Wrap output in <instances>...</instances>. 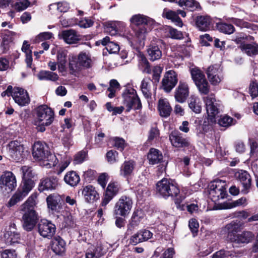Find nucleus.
I'll list each match as a JSON object with an SVG mask.
<instances>
[{"mask_svg":"<svg viewBox=\"0 0 258 258\" xmlns=\"http://www.w3.org/2000/svg\"><path fill=\"white\" fill-rule=\"evenodd\" d=\"M177 83L176 73L173 70L166 73L162 81V87L167 92H170Z\"/></svg>","mask_w":258,"mask_h":258,"instance_id":"nucleus-23","label":"nucleus"},{"mask_svg":"<svg viewBox=\"0 0 258 258\" xmlns=\"http://www.w3.org/2000/svg\"><path fill=\"white\" fill-rule=\"evenodd\" d=\"M47 208L52 212H58L62 208L63 200L58 194L53 193L48 195L46 199Z\"/></svg>","mask_w":258,"mask_h":258,"instance_id":"nucleus-21","label":"nucleus"},{"mask_svg":"<svg viewBox=\"0 0 258 258\" xmlns=\"http://www.w3.org/2000/svg\"><path fill=\"white\" fill-rule=\"evenodd\" d=\"M131 22L137 26H142L137 32L138 37L143 38L144 34L150 30V26L154 23L151 18L141 14L135 15L130 19Z\"/></svg>","mask_w":258,"mask_h":258,"instance_id":"nucleus-11","label":"nucleus"},{"mask_svg":"<svg viewBox=\"0 0 258 258\" xmlns=\"http://www.w3.org/2000/svg\"><path fill=\"white\" fill-rule=\"evenodd\" d=\"M16 33L12 31H5L3 38V42L2 45L4 49L8 48V45L12 42L14 39Z\"/></svg>","mask_w":258,"mask_h":258,"instance_id":"nucleus-52","label":"nucleus"},{"mask_svg":"<svg viewBox=\"0 0 258 258\" xmlns=\"http://www.w3.org/2000/svg\"><path fill=\"white\" fill-rule=\"evenodd\" d=\"M147 159L151 165H155L164 162L162 152L155 148H151L148 153Z\"/></svg>","mask_w":258,"mask_h":258,"instance_id":"nucleus-32","label":"nucleus"},{"mask_svg":"<svg viewBox=\"0 0 258 258\" xmlns=\"http://www.w3.org/2000/svg\"><path fill=\"white\" fill-rule=\"evenodd\" d=\"M92 60L91 54L86 51H82L77 58L74 55L69 57V67L73 72L79 71L82 67L89 68L91 67Z\"/></svg>","mask_w":258,"mask_h":258,"instance_id":"nucleus-5","label":"nucleus"},{"mask_svg":"<svg viewBox=\"0 0 258 258\" xmlns=\"http://www.w3.org/2000/svg\"><path fill=\"white\" fill-rule=\"evenodd\" d=\"M133 204L131 197L126 195L120 197L113 208V215L127 217L130 213Z\"/></svg>","mask_w":258,"mask_h":258,"instance_id":"nucleus-8","label":"nucleus"},{"mask_svg":"<svg viewBox=\"0 0 258 258\" xmlns=\"http://www.w3.org/2000/svg\"><path fill=\"white\" fill-rule=\"evenodd\" d=\"M151 80L150 78H144L142 81L141 86V91L145 97H150L152 93L150 90Z\"/></svg>","mask_w":258,"mask_h":258,"instance_id":"nucleus-50","label":"nucleus"},{"mask_svg":"<svg viewBox=\"0 0 258 258\" xmlns=\"http://www.w3.org/2000/svg\"><path fill=\"white\" fill-rule=\"evenodd\" d=\"M153 233L147 229H142L132 235L128 239L129 244L136 245L138 244L147 241L153 236Z\"/></svg>","mask_w":258,"mask_h":258,"instance_id":"nucleus-20","label":"nucleus"},{"mask_svg":"<svg viewBox=\"0 0 258 258\" xmlns=\"http://www.w3.org/2000/svg\"><path fill=\"white\" fill-rule=\"evenodd\" d=\"M21 236L17 231L15 223L11 224L8 231L4 234V240L7 245H13L20 242Z\"/></svg>","mask_w":258,"mask_h":258,"instance_id":"nucleus-22","label":"nucleus"},{"mask_svg":"<svg viewBox=\"0 0 258 258\" xmlns=\"http://www.w3.org/2000/svg\"><path fill=\"white\" fill-rule=\"evenodd\" d=\"M139 66L141 67V69L143 72L148 74L151 73V69L149 64V62L147 58L144 55H141L139 59Z\"/></svg>","mask_w":258,"mask_h":258,"instance_id":"nucleus-61","label":"nucleus"},{"mask_svg":"<svg viewBox=\"0 0 258 258\" xmlns=\"http://www.w3.org/2000/svg\"><path fill=\"white\" fill-rule=\"evenodd\" d=\"M162 15L164 17H165L168 19H170L172 21L174 22L176 25L179 27H181L182 26V21L177 15L176 12L165 9L163 11Z\"/></svg>","mask_w":258,"mask_h":258,"instance_id":"nucleus-41","label":"nucleus"},{"mask_svg":"<svg viewBox=\"0 0 258 258\" xmlns=\"http://www.w3.org/2000/svg\"><path fill=\"white\" fill-rule=\"evenodd\" d=\"M63 180L67 184L75 187L80 181V177L78 173L72 170L67 172L64 176Z\"/></svg>","mask_w":258,"mask_h":258,"instance_id":"nucleus-39","label":"nucleus"},{"mask_svg":"<svg viewBox=\"0 0 258 258\" xmlns=\"http://www.w3.org/2000/svg\"><path fill=\"white\" fill-rule=\"evenodd\" d=\"M246 203V199L245 197H241V198L232 202H225L223 203L219 204L217 206L216 209H230L236 207L243 205L245 204Z\"/></svg>","mask_w":258,"mask_h":258,"instance_id":"nucleus-36","label":"nucleus"},{"mask_svg":"<svg viewBox=\"0 0 258 258\" xmlns=\"http://www.w3.org/2000/svg\"><path fill=\"white\" fill-rule=\"evenodd\" d=\"M36 3V0H18L13 7L18 12L22 11L30 6Z\"/></svg>","mask_w":258,"mask_h":258,"instance_id":"nucleus-45","label":"nucleus"},{"mask_svg":"<svg viewBox=\"0 0 258 258\" xmlns=\"http://www.w3.org/2000/svg\"><path fill=\"white\" fill-rule=\"evenodd\" d=\"M169 140L172 146L175 148L183 149V150L191 151L195 148L189 138L184 137L178 131H172L169 135Z\"/></svg>","mask_w":258,"mask_h":258,"instance_id":"nucleus-9","label":"nucleus"},{"mask_svg":"<svg viewBox=\"0 0 258 258\" xmlns=\"http://www.w3.org/2000/svg\"><path fill=\"white\" fill-rule=\"evenodd\" d=\"M120 23V22H109L106 24L105 30L111 36H114L117 33L116 27Z\"/></svg>","mask_w":258,"mask_h":258,"instance_id":"nucleus-56","label":"nucleus"},{"mask_svg":"<svg viewBox=\"0 0 258 258\" xmlns=\"http://www.w3.org/2000/svg\"><path fill=\"white\" fill-rule=\"evenodd\" d=\"M51 248L56 254L62 255L66 251V242L60 236H57L53 241Z\"/></svg>","mask_w":258,"mask_h":258,"instance_id":"nucleus-38","label":"nucleus"},{"mask_svg":"<svg viewBox=\"0 0 258 258\" xmlns=\"http://www.w3.org/2000/svg\"><path fill=\"white\" fill-rule=\"evenodd\" d=\"M188 106L196 113H200L201 112L202 106L199 101L198 98H191Z\"/></svg>","mask_w":258,"mask_h":258,"instance_id":"nucleus-59","label":"nucleus"},{"mask_svg":"<svg viewBox=\"0 0 258 258\" xmlns=\"http://www.w3.org/2000/svg\"><path fill=\"white\" fill-rule=\"evenodd\" d=\"M28 97V93L24 89L15 87H13L11 85H9L6 91L2 93V97Z\"/></svg>","mask_w":258,"mask_h":258,"instance_id":"nucleus-29","label":"nucleus"},{"mask_svg":"<svg viewBox=\"0 0 258 258\" xmlns=\"http://www.w3.org/2000/svg\"><path fill=\"white\" fill-rule=\"evenodd\" d=\"M108 143L111 145V148H114L120 152H123L128 145L123 138L119 137L110 138L108 140Z\"/></svg>","mask_w":258,"mask_h":258,"instance_id":"nucleus-34","label":"nucleus"},{"mask_svg":"<svg viewBox=\"0 0 258 258\" xmlns=\"http://www.w3.org/2000/svg\"><path fill=\"white\" fill-rule=\"evenodd\" d=\"M105 253L101 243L90 245L85 251V258H100Z\"/></svg>","mask_w":258,"mask_h":258,"instance_id":"nucleus-28","label":"nucleus"},{"mask_svg":"<svg viewBox=\"0 0 258 258\" xmlns=\"http://www.w3.org/2000/svg\"><path fill=\"white\" fill-rule=\"evenodd\" d=\"M58 180L56 176L43 177L39 181L37 189L40 192L55 190L59 186Z\"/></svg>","mask_w":258,"mask_h":258,"instance_id":"nucleus-16","label":"nucleus"},{"mask_svg":"<svg viewBox=\"0 0 258 258\" xmlns=\"http://www.w3.org/2000/svg\"><path fill=\"white\" fill-rule=\"evenodd\" d=\"M226 182L221 180H215L209 184V195L211 200L216 202L226 198L228 194Z\"/></svg>","mask_w":258,"mask_h":258,"instance_id":"nucleus-6","label":"nucleus"},{"mask_svg":"<svg viewBox=\"0 0 258 258\" xmlns=\"http://www.w3.org/2000/svg\"><path fill=\"white\" fill-rule=\"evenodd\" d=\"M27 196V195L24 194L23 191L19 188L10 199L8 203V207H11L14 206L18 202L22 201Z\"/></svg>","mask_w":258,"mask_h":258,"instance_id":"nucleus-44","label":"nucleus"},{"mask_svg":"<svg viewBox=\"0 0 258 258\" xmlns=\"http://www.w3.org/2000/svg\"><path fill=\"white\" fill-rule=\"evenodd\" d=\"M105 107L108 111L112 112V115L120 114L125 109V107L122 106L119 107H114L112 105L111 102H107L105 104Z\"/></svg>","mask_w":258,"mask_h":258,"instance_id":"nucleus-57","label":"nucleus"},{"mask_svg":"<svg viewBox=\"0 0 258 258\" xmlns=\"http://www.w3.org/2000/svg\"><path fill=\"white\" fill-rule=\"evenodd\" d=\"M82 194L85 202L90 204H93L100 198L96 188L91 184L83 186Z\"/></svg>","mask_w":258,"mask_h":258,"instance_id":"nucleus-24","label":"nucleus"},{"mask_svg":"<svg viewBox=\"0 0 258 258\" xmlns=\"http://www.w3.org/2000/svg\"><path fill=\"white\" fill-rule=\"evenodd\" d=\"M122 95L123 97H138L136 90L131 86H125Z\"/></svg>","mask_w":258,"mask_h":258,"instance_id":"nucleus-63","label":"nucleus"},{"mask_svg":"<svg viewBox=\"0 0 258 258\" xmlns=\"http://www.w3.org/2000/svg\"><path fill=\"white\" fill-rule=\"evenodd\" d=\"M236 122L237 121L235 119L227 115L221 116L218 121V123L220 126L225 127H228L233 125L235 124Z\"/></svg>","mask_w":258,"mask_h":258,"instance_id":"nucleus-49","label":"nucleus"},{"mask_svg":"<svg viewBox=\"0 0 258 258\" xmlns=\"http://www.w3.org/2000/svg\"><path fill=\"white\" fill-rule=\"evenodd\" d=\"M217 123L216 117L207 116L203 120H196L195 123H197L196 127V132L199 137H204L207 133L212 132L214 126Z\"/></svg>","mask_w":258,"mask_h":258,"instance_id":"nucleus-12","label":"nucleus"},{"mask_svg":"<svg viewBox=\"0 0 258 258\" xmlns=\"http://www.w3.org/2000/svg\"><path fill=\"white\" fill-rule=\"evenodd\" d=\"M37 197L36 194H32L20 207L23 227L28 232L31 231L40 221L38 213L35 210Z\"/></svg>","mask_w":258,"mask_h":258,"instance_id":"nucleus-2","label":"nucleus"},{"mask_svg":"<svg viewBox=\"0 0 258 258\" xmlns=\"http://www.w3.org/2000/svg\"><path fill=\"white\" fill-rule=\"evenodd\" d=\"M37 77L39 80L55 81L58 79V76L57 74L47 71H40L37 75Z\"/></svg>","mask_w":258,"mask_h":258,"instance_id":"nucleus-43","label":"nucleus"},{"mask_svg":"<svg viewBox=\"0 0 258 258\" xmlns=\"http://www.w3.org/2000/svg\"><path fill=\"white\" fill-rule=\"evenodd\" d=\"M59 36L69 44H76L81 40V35L73 29L63 30Z\"/></svg>","mask_w":258,"mask_h":258,"instance_id":"nucleus-27","label":"nucleus"},{"mask_svg":"<svg viewBox=\"0 0 258 258\" xmlns=\"http://www.w3.org/2000/svg\"><path fill=\"white\" fill-rule=\"evenodd\" d=\"M105 158L109 164H114L118 161V152L114 149L110 150L106 153Z\"/></svg>","mask_w":258,"mask_h":258,"instance_id":"nucleus-54","label":"nucleus"},{"mask_svg":"<svg viewBox=\"0 0 258 258\" xmlns=\"http://www.w3.org/2000/svg\"><path fill=\"white\" fill-rule=\"evenodd\" d=\"M32 154L33 158L38 161H49L53 157L48 146L45 142L40 141L34 143L32 146Z\"/></svg>","mask_w":258,"mask_h":258,"instance_id":"nucleus-10","label":"nucleus"},{"mask_svg":"<svg viewBox=\"0 0 258 258\" xmlns=\"http://www.w3.org/2000/svg\"><path fill=\"white\" fill-rule=\"evenodd\" d=\"M120 89V85L118 82L115 79H112L109 81V86L107 88L108 97H113L117 95V93Z\"/></svg>","mask_w":258,"mask_h":258,"instance_id":"nucleus-47","label":"nucleus"},{"mask_svg":"<svg viewBox=\"0 0 258 258\" xmlns=\"http://www.w3.org/2000/svg\"><path fill=\"white\" fill-rule=\"evenodd\" d=\"M192 79L201 94L206 95L209 91V86L204 73L198 68L191 69Z\"/></svg>","mask_w":258,"mask_h":258,"instance_id":"nucleus-13","label":"nucleus"},{"mask_svg":"<svg viewBox=\"0 0 258 258\" xmlns=\"http://www.w3.org/2000/svg\"><path fill=\"white\" fill-rule=\"evenodd\" d=\"M188 226L193 236L195 237L197 236L199 228V224L198 221L196 219H191L189 221Z\"/></svg>","mask_w":258,"mask_h":258,"instance_id":"nucleus-62","label":"nucleus"},{"mask_svg":"<svg viewBox=\"0 0 258 258\" xmlns=\"http://www.w3.org/2000/svg\"><path fill=\"white\" fill-rule=\"evenodd\" d=\"M87 153L82 150L77 153L74 156V162L75 164H81L83 163L87 156Z\"/></svg>","mask_w":258,"mask_h":258,"instance_id":"nucleus-64","label":"nucleus"},{"mask_svg":"<svg viewBox=\"0 0 258 258\" xmlns=\"http://www.w3.org/2000/svg\"><path fill=\"white\" fill-rule=\"evenodd\" d=\"M217 27L220 32L225 34H231L234 31L233 26L231 24L221 23L218 24Z\"/></svg>","mask_w":258,"mask_h":258,"instance_id":"nucleus-60","label":"nucleus"},{"mask_svg":"<svg viewBox=\"0 0 258 258\" xmlns=\"http://www.w3.org/2000/svg\"><path fill=\"white\" fill-rule=\"evenodd\" d=\"M68 51L63 49H60L57 54V63L58 70L60 73L66 72L67 56Z\"/></svg>","mask_w":258,"mask_h":258,"instance_id":"nucleus-35","label":"nucleus"},{"mask_svg":"<svg viewBox=\"0 0 258 258\" xmlns=\"http://www.w3.org/2000/svg\"><path fill=\"white\" fill-rule=\"evenodd\" d=\"M204 101L205 103L207 116L210 117L216 116L219 113L220 109L222 104L221 101L217 100L216 98H203Z\"/></svg>","mask_w":258,"mask_h":258,"instance_id":"nucleus-19","label":"nucleus"},{"mask_svg":"<svg viewBox=\"0 0 258 258\" xmlns=\"http://www.w3.org/2000/svg\"><path fill=\"white\" fill-rule=\"evenodd\" d=\"M22 172V179H33L36 180L37 174L33 171L32 167L29 166H23L21 168Z\"/></svg>","mask_w":258,"mask_h":258,"instance_id":"nucleus-46","label":"nucleus"},{"mask_svg":"<svg viewBox=\"0 0 258 258\" xmlns=\"http://www.w3.org/2000/svg\"><path fill=\"white\" fill-rule=\"evenodd\" d=\"M207 74L209 81L213 85L219 84L222 79L221 70L218 65L209 67Z\"/></svg>","mask_w":258,"mask_h":258,"instance_id":"nucleus-25","label":"nucleus"},{"mask_svg":"<svg viewBox=\"0 0 258 258\" xmlns=\"http://www.w3.org/2000/svg\"><path fill=\"white\" fill-rule=\"evenodd\" d=\"M35 124L38 131L44 132L46 126L51 125L54 119V112L47 105L42 104L37 106L34 111Z\"/></svg>","mask_w":258,"mask_h":258,"instance_id":"nucleus-3","label":"nucleus"},{"mask_svg":"<svg viewBox=\"0 0 258 258\" xmlns=\"http://www.w3.org/2000/svg\"><path fill=\"white\" fill-rule=\"evenodd\" d=\"M149 58L152 61L160 59L162 56V52L158 46L150 45L147 49Z\"/></svg>","mask_w":258,"mask_h":258,"instance_id":"nucleus-42","label":"nucleus"},{"mask_svg":"<svg viewBox=\"0 0 258 258\" xmlns=\"http://www.w3.org/2000/svg\"><path fill=\"white\" fill-rule=\"evenodd\" d=\"M97 173L96 170L92 169H88L84 172L82 178L86 182H91L96 179L97 177Z\"/></svg>","mask_w":258,"mask_h":258,"instance_id":"nucleus-55","label":"nucleus"},{"mask_svg":"<svg viewBox=\"0 0 258 258\" xmlns=\"http://www.w3.org/2000/svg\"><path fill=\"white\" fill-rule=\"evenodd\" d=\"M119 192V188L114 182H110L105 190L102 199L101 206H106L109 202L115 197Z\"/></svg>","mask_w":258,"mask_h":258,"instance_id":"nucleus-26","label":"nucleus"},{"mask_svg":"<svg viewBox=\"0 0 258 258\" xmlns=\"http://www.w3.org/2000/svg\"><path fill=\"white\" fill-rule=\"evenodd\" d=\"M157 109L159 112V115L161 117L165 118H167L170 115L172 110L169 102L162 98L158 101Z\"/></svg>","mask_w":258,"mask_h":258,"instance_id":"nucleus-33","label":"nucleus"},{"mask_svg":"<svg viewBox=\"0 0 258 258\" xmlns=\"http://www.w3.org/2000/svg\"><path fill=\"white\" fill-rule=\"evenodd\" d=\"M122 103L125 107L126 113L132 109L139 110L142 107L140 98H124Z\"/></svg>","mask_w":258,"mask_h":258,"instance_id":"nucleus-31","label":"nucleus"},{"mask_svg":"<svg viewBox=\"0 0 258 258\" xmlns=\"http://www.w3.org/2000/svg\"><path fill=\"white\" fill-rule=\"evenodd\" d=\"M242 223L237 220H233L224 227V232L226 234V240L239 246L251 243L254 239L255 235L251 231L243 230L240 233Z\"/></svg>","mask_w":258,"mask_h":258,"instance_id":"nucleus-1","label":"nucleus"},{"mask_svg":"<svg viewBox=\"0 0 258 258\" xmlns=\"http://www.w3.org/2000/svg\"><path fill=\"white\" fill-rule=\"evenodd\" d=\"M253 40V38L250 36L239 34L235 37L234 41L237 44H240L239 48L242 52L248 56H253L258 53V45L255 43L248 44L247 42Z\"/></svg>","mask_w":258,"mask_h":258,"instance_id":"nucleus-7","label":"nucleus"},{"mask_svg":"<svg viewBox=\"0 0 258 258\" xmlns=\"http://www.w3.org/2000/svg\"><path fill=\"white\" fill-rule=\"evenodd\" d=\"M189 95L188 85L180 82L175 92V97H188Z\"/></svg>","mask_w":258,"mask_h":258,"instance_id":"nucleus-48","label":"nucleus"},{"mask_svg":"<svg viewBox=\"0 0 258 258\" xmlns=\"http://www.w3.org/2000/svg\"><path fill=\"white\" fill-rule=\"evenodd\" d=\"M36 225L38 232L44 238H51L55 233V225L47 219H41Z\"/></svg>","mask_w":258,"mask_h":258,"instance_id":"nucleus-17","label":"nucleus"},{"mask_svg":"<svg viewBox=\"0 0 258 258\" xmlns=\"http://www.w3.org/2000/svg\"><path fill=\"white\" fill-rule=\"evenodd\" d=\"M210 23L209 16H200L197 18L196 25L200 30L206 31L210 29Z\"/></svg>","mask_w":258,"mask_h":258,"instance_id":"nucleus-40","label":"nucleus"},{"mask_svg":"<svg viewBox=\"0 0 258 258\" xmlns=\"http://www.w3.org/2000/svg\"><path fill=\"white\" fill-rule=\"evenodd\" d=\"M144 211L142 209L135 210L132 214L130 220L129 221L128 228H135L138 226L141 220L144 218Z\"/></svg>","mask_w":258,"mask_h":258,"instance_id":"nucleus-37","label":"nucleus"},{"mask_svg":"<svg viewBox=\"0 0 258 258\" xmlns=\"http://www.w3.org/2000/svg\"><path fill=\"white\" fill-rule=\"evenodd\" d=\"M173 200L174 204L177 209L180 211H184L185 210V205L182 204L183 201L185 199V197L183 195L178 194L177 196L171 197Z\"/></svg>","mask_w":258,"mask_h":258,"instance_id":"nucleus-58","label":"nucleus"},{"mask_svg":"<svg viewBox=\"0 0 258 258\" xmlns=\"http://www.w3.org/2000/svg\"><path fill=\"white\" fill-rule=\"evenodd\" d=\"M136 163L133 160L125 161L120 168V175L128 178L133 174Z\"/></svg>","mask_w":258,"mask_h":258,"instance_id":"nucleus-30","label":"nucleus"},{"mask_svg":"<svg viewBox=\"0 0 258 258\" xmlns=\"http://www.w3.org/2000/svg\"><path fill=\"white\" fill-rule=\"evenodd\" d=\"M178 4L180 7L185 6L190 9V11L196 10L200 7L199 4L195 0H180Z\"/></svg>","mask_w":258,"mask_h":258,"instance_id":"nucleus-53","label":"nucleus"},{"mask_svg":"<svg viewBox=\"0 0 258 258\" xmlns=\"http://www.w3.org/2000/svg\"><path fill=\"white\" fill-rule=\"evenodd\" d=\"M156 189L157 193L166 200L177 196L180 192L178 183L174 180L166 178L157 182Z\"/></svg>","mask_w":258,"mask_h":258,"instance_id":"nucleus-4","label":"nucleus"},{"mask_svg":"<svg viewBox=\"0 0 258 258\" xmlns=\"http://www.w3.org/2000/svg\"><path fill=\"white\" fill-rule=\"evenodd\" d=\"M17 186L16 178L13 172L8 171L0 177V188L6 194L14 190Z\"/></svg>","mask_w":258,"mask_h":258,"instance_id":"nucleus-15","label":"nucleus"},{"mask_svg":"<svg viewBox=\"0 0 258 258\" xmlns=\"http://www.w3.org/2000/svg\"><path fill=\"white\" fill-rule=\"evenodd\" d=\"M11 156L17 162L22 161L28 155V152L21 142L17 140L12 141L9 143Z\"/></svg>","mask_w":258,"mask_h":258,"instance_id":"nucleus-14","label":"nucleus"},{"mask_svg":"<svg viewBox=\"0 0 258 258\" xmlns=\"http://www.w3.org/2000/svg\"><path fill=\"white\" fill-rule=\"evenodd\" d=\"M35 180L33 179H22L21 182V190L23 192L27 195L33 189L35 185Z\"/></svg>","mask_w":258,"mask_h":258,"instance_id":"nucleus-51","label":"nucleus"},{"mask_svg":"<svg viewBox=\"0 0 258 258\" xmlns=\"http://www.w3.org/2000/svg\"><path fill=\"white\" fill-rule=\"evenodd\" d=\"M234 176L242 186L241 192L244 195L247 194L252 186V178L250 174L246 170H238L235 172Z\"/></svg>","mask_w":258,"mask_h":258,"instance_id":"nucleus-18","label":"nucleus"}]
</instances>
